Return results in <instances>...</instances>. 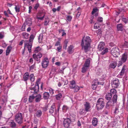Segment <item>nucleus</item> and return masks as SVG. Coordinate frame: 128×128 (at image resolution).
Instances as JSON below:
<instances>
[{
  "label": "nucleus",
  "instance_id": "338daca9",
  "mask_svg": "<svg viewBox=\"0 0 128 128\" xmlns=\"http://www.w3.org/2000/svg\"><path fill=\"white\" fill-rule=\"evenodd\" d=\"M48 108V106H46L43 108V110L44 111H46L47 110Z\"/></svg>",
  "mask_w": 128,
  "mask_h": 128
},
{
  "label": "nucleus",
  "instance_id": "20e7f679",
  "mask_svg": "<svg viewBox=\"0 0 128 128\" xmlns=\"http://www.w3.org/2000/svg\"><path fill=\"white\" fill-rule=\"evenodd\" d=\"M15 120L18 124H21L22 122L23 118L21 113L16 114L15 116Z\"/></svg>",
  "mask_w": 128,
  "mask_h": 128
},
{
  "label": "nucleus",
  "instance_id": "ea45409f",
  "mask_svg": "<svg viewBox=\"0 0 128 128\" xmlns=\"http://www.w3.org/2000/svg\"><path fill=\"white\" fill-rule=\"evenodd\" d=\"M70 88H71V86H76L75 85V82L74 81L72 80L70 82Z\"/></svg>",
  "mask_w": 128,
  "mask_h": 128
},
{
  "label": "nucleus",
  "instance_id": "393cba45",
  "mask_svg": "<svg viewBox=\"0 0 128 128\" xmlns=\"http://www.w3.org/2000/svg\"><path fill=\"white\" fill-rule=\"evenodd\" d=\"M116 66V63L115 62H112L110 64L109 66L110 68L113 69L115 68Z\"/></svg>",
  "mask_w": 128,
  "mask_h": 128
},
{
  "label": "nucleus",
  "instance_id": "603ef678",
  "mask_svg": "<svg viewBox=\"0 0 128 128\" xmlns=\"http://www.w3.org/2000/svg\"><path fill=\"white\" fill-rule=\"evenodd\" d=\"M29 110L30 112H32L34 108V106L32 105H29Z\"/></svg>",
  "mask_w": 128,
  "mask_h": 128
},
{
  "label": "nucleus",
  "instance_id": "c85d7f7f",
  "mask_svg": "<svg viewBox=\"0 0 128 128\" xmlns=\"http://www.w3.org/2000/svg\"><path fill=\"white\" fill-rule=\"evenodd\" d=\"M112 97V95L110 93H108L105 96L107 100H110Z\"/></svg>",
  "mask_w": 128,
  "mask_h": 128
},
{
  "label": "nucleus",
  "instance_id": "c03bdc74",
  "mask_svg": "<svg viewBox=\"0 0 128 128\" xmlns=\"http://www.w3.org/2000/svg\"><path fill=\"white\" fill-rule=\"evenodd\" d=\"M49 22V19L48 18H45L44 21V25L45 26L47 25Z\"/></svg>",
  "mask_w": 128,
  "mask_h": 128
},
{
  "label": "nucleus",
  "instance_id": "1a4fd4ad",
  "mask_svg": "<svg viewBox=\"0 0 128 128\" xmlns=\"http://www.w3.org/2000/svg\"><path fill=\"white\" fill-rule=\"evenodd\" d=\"M34 58L37 61L40 62V59L42 57V54L40 53H38L37 54H34L33 55Z\"/></svg>",
  "mask_w": 128,
  "mask_h": 128
},
{
  "label": "nucleus",
  "instance_id": "a18cd8bd",
  "mask_svg": "<svg viewBox=\"0 0 128 128\" xmlns=\"http://www.w3.org/2000/svg\"><path fill=\"white\" fill-rule=\"evenodd\" d=\"M72 18V17L70 15H67L66 16V19L67 21H70Z\"/></svg>",
  "mask_w": 128,
  "mask_h": 128
},
{
  "label": "nucleus",
  "instance_id": "69168bd1",
  "mask_svg": "<svg viewBox=\"0 0 128 128\" xmlns=\"http://www.w3.org/2000/svg\"><path fill=\"white\" fill-rule=\"evenodd\" d=\"M25 26H25V24H24L22 28V31H24L25 30Z\"/></svg>",
  "mask_w": 128,
  "mask_h": 128
},
{
  "label": "nucleus",
  "instance_id": "de8ad7c7",
  "mask_svg": "<svg viewBox=\"0 0 128 128\" xmlns=\"http://www.w3.org/2000/svg\"><path fill=\"white\" fill-rule=\"evenodd\" d=\"M30 80L32 81H34V77L33 74H32L30 76Z\"/></svg>",
  "mask_w": 128,
  "mask_h": 128
},
{
  "label": "nucleus",
  "instance_id": "f257e3e1",
  "mask_svg": "<svg viewBox=\"0 0 128 128\" xmlns=\"http://www.w3.org/2000/svg\"><path fill=\"white\" fill-rule=\"evenodd\" d=\"M90 38L88 36L86 38H83L81 42V45L82 48L84 49L86 52L90 47V43L91 42Z\"/></svg>",
  "mask_w": 128,
  "mask_h": 128
},
{
  "label": "nucleus",
  "instance_id": "f03ea898",
  "mask_svg": "<svg viewBox=\"0 0 128 128\" xmlns=\"http://www.w3.org/2000/svg\"><path fill=\"white\" fill-rule=\"evenodd\" d=\"M34 38V36L32 34L30 37V39L29 41L27 40L25 42L24 45L26 47H27L29 52H30L31 51L32 48V41Z\"/></svg>",
  "mask_w": 128,
  "mask_h": 128
},
{
  "label": "nucleus",
  "instance_id": "052dcab7",
  "mask_svg": "<svg viewBox=\"0 0 128 128\" xmlns=\"http://www.w3.org/2000/svg\"><path fill=\"white\" fill-rule=\"evenodd\" d=\"M122 21L124 22V23H127L128 21V19L124 18H122Z\"/></svg>",
  "mask_w": 128,
  "mask_h": 128
},
{
  "label": "nucleus",
  "instance_id": "c756f323",
  "mask_svg": "<svg viewBox=\"0 0 128 128\" xmlns=\"http://www.w3.org/2000/svg\"><path fill=\"white\" fill-rule=\"evenodd\" d=\"M12 48V47L11 46H9L8 47L7 49L6 50V55L7 56L9 54Z\"/></svg>",
  "mask_w": 128,
  "mask_h": 128
},
{
  "label": "nucleus",
  "instance_id": "5fc2aeb1",
  "mask_svg": "<svg viewBox=\"0 0 128 128\" xmlns=\"http://www.w3.org/2000/svg\"><path fill=\"white\" fill-rule=\"evenodd\" d=\"M97 85L96 84H92L91 86L92 88L94 90L96 89L97 87Z\"/></svg>",
  "mask_w": 128,
  "mask_h": 128
},
{
  "label": "nucleus",
  "instance_id": "9d476101",
  "mask_svg": "<svg viewBox=\"0 0 128 128\" xmlns=\"http://www.w3.org/2000/svg\"><path fill=\"white\" fill-rule=\"evenodd\" d=\"M126 67L125 66H123L120 72L118 75V76L119 77L122 78V76H124V72L126 70Z\"/></svg>",
  "mask_w": 128,
  "mask_h": 128
},
{
  "label": "nucleus",
  "instance_id": "8fccbe9b",
  "mask_svg": "<svg viewBox=\"0 0 128 128\" xmlns=\"http://www.w3.org/2000/svg\"><path fill=\"white\" fill-rule=\"evenodd\" d=\"M48 90L51 95H52L54 94V90L51 88H49Z\"/></svg>",
  "mask_w": 128,
  "mask_h": 128
},
{
  "label": "nucleus",
  "instance_id": "423d86ee",
  "mask_svg": "<svg viewBox=\"0 0 128 128\" xmlns=\"http://www.w3.org/2000/svg\"><path fill=\"white\" fill-rule=\"evenodd\" d=\"M111 84L112 87L117 88L119 84L118 79L117 78L114 79L112 81Z\"/></svg>",
  "mask_w": 128,
  "mask_h": 128
},
{
  "label": "nucleus",
  "instance_id": "bf43d9fd",
  "mask_svg": "<svg viewBox=\"0 0 128 128\" xmlns=\"http://www.w3.org/2000/svg\"><path fill=\"white\" fill-rule=\"evenodd\" d=\"M15 9L16 12H20V9L19 7L17 6H16Z\"/></svg>",
  "mask_w": 128,
  "mask_h": 128
},
{
  "label": "nucleus",
  "instance_id": "864d4df0",
  "mask_svg": "<svg viewBox=\"0 0 128 128\" xmlns=\"http://www.w3.org/2000/svg\"><path fill=\"white\" fill-rule=\"evenodd\" d=\"M123 48L126 47L128 48V42L126 41H125L124 44L123 46Z\"/></svg>",
  "mask_w": 128,
  "mask_h": 128
},
{
  "label": "nucleus",
  "instance_id": "a211bd4d",
  "mask_svg": "<svg viewBox=\"0 0 128 128\" xmlns=\"http://www.w3.org/2000/svg\"><path fill=\"white\" fill-rule=\"evenodd\" d=\"M114 103L112 100L109 101L107 102L106 104V108H108L110 106H112Z\"/></svg>",
  "mask_w": 128,
  "mask_h": 128
},
{
  "label": "nucleus",
  "instance_id": "2eb2a0df",
  "mask_svg": "<svg viewBox=\"0 0 128 128\" xmlns=\"http://www.w3.org/2000/svg\"><path fill=\"white\" fill-rule=\"evenodd\" d=\"M127 58V54L126 53H124L123 54L121 58V60L122 61L124 62L126 61Z\"/></svg>",
  "mask_w": 128,
  "mask_h": 128
},
{
  "label": "nucleus",
  "instance_id": "b1692460",
  "mask_svg": "<svg viewBox=\"0 0 128 128\" xmlns=\"http://www.w3.org/2000/svg\"><path fill=\"white\" fill-rule=\"evenodd\" d=\"M55 110L54 105V104H53L51 107V108L49 110V112L50 114H52L54 112Z\"/></svg>",
  "mask_w": 128,
  "mask_h": 128
},
{
  "label": "nucleus",
  "instance_id": "58836bf2",
  "mask_svg": "<svg viewBox=\"0 0 128 128\" xmlns=\"http://www.w3.org/2000/svg\"><path fill=\"white\" fill-rule=\"evenodd\" d=\"M117 95L116 94H115L113 96L112 98V101H113L114 102H116L117 100Z\"/></svg>",
  "mask_w": 128,
  "mask_h": 128
},
{
  "label": "nucleus",
  "instance_id": "7c9ffc66",
  "mask_svg": "<svg viewBox=\"0 0 128 128\" xmlns=\"http://www.w3.org/2000/svg\"><path fill=\"white\" fill-rule=\"evenodd\" d=\"M41 99V95L40 94L37 95L36 96V101L37 102H39Z\"/></svg>",
  "mask_w": 128,
  "mask_h": 128
},
{
  "label": "nucleus",
  "instance_id": "13d9d810",
  "mask_svg": "<svg viewBox=\"0 0 128 128\" xmlns=\"http://www.w3.org/2000/svg\"><path fill=\"white\" fill-rule=\"evenodd\" d=\"M45 16V15H44L42 17H40L38 16V15L37 16V18L38 19L40 20H42Z\"/></svg>",
  "mask_w": 128,
  "mask_h": 128
},
{
  "label": "nucleus",
  "instance_id": "49530a36",
  "mask_svg": "<svg viewBox=\"0 0 128 128\" xmlns=\"http://www.w3.org/2000/svg\"><path fill=\"white\" fill-rule=\"evenodd\" d=\"M94 28L95 29H97L99 28V26L98 22H96L95 24L94 25Z\"/></svg>",
  "mask_w": 128,
  "mask_h": 128
},
{
  "label": "nucleus",
  "instance_id": "72a5a7b5",
  "mask_svg": "<svg viewBox=\"0 0 128 128\" xmlns=\"http://www.w3.org/2000/svg\"><path fill=\"white\" fill-rule=\"evenodd\" d=\"M89 67L88 66H85L84 65L82 68V73H84L88 69V68Z\"/></svg>",
  "mask_w": 128,
  "mask_h": 128
},
{
  "label": "nucleus",
  "instance_id": "6e6552de",
  "mask_svg": "<svg viewBox=\"0 0 128 128\" xmlns=\"http://www.w3.org/2000/svg\"><path fill=\"white\" fill-rule=\"evenodd\" d=\"M71 122V120L70 119L67 118L64 120V126L66 128H68L70 125Z\"/></svg>",
  "mask_w": 128,
  "mask_h": 128
},
{
  "label": "nucleus",
  "instance_id": "dca6fc26",
  "mask_svg": "<svg viewBox=\"0 0 128 128\" xmlns=\"http://www.w3.org/2000/svg\"><path fill=\"white\" fill-rule=\"evenodd\" d=\"M105 45L104 43L103 42H100L98 46V48L99 51L102 50V49L104 48V46Z\"/></svg>",
  "mask_w": 128,
  "mask_h": 128
},
{
  "label": "nucleus",
  "instance_id": "e433bc0d",
  "mask_svg": "<svg viewBox=\"0 0 128 128\" xmlns=\"http://www.w3.org/2000/svg\"><path fill=\"white\" fill-rule=\"evenodd\" d=\"M35 98V96H33L32 95L29 96L28 98V101L30 102H32L34 100Z\"/></svg>",
  "mask_w": 128,
  "mask_h": 128
},
{
  "label": "nucleus",
  "instance_id": "79ce46f5",
  "mask_svg": "<svg viewBox=\"0 0 128 128\" xmlns=\"http://www.w3.org/2000/svg\"><path fill=\"white\" fill-rule=\"evenodd\" d=\"M22 36L23 37L26 39L28 38V34L26 33H23L22 34Z\"/></svg>",
  "mask_w": 128,
  "mask_h": 128
},
{
  "label": "nucleus",
  "instance_id": "3c124183",
  "mask_svg": "<svg viewBox=\"0 0 128 128\" xmlns=\"http://www.w3.org/2000/svg\"><path fill=\"white\" fill-rule=\"evenodd\" d=\"M41 50L40 48L38 46L34 50V52L35 53H37L40 51Z\"/></svg>",
  "mask_w": 128,
  "mask_h": 128
},
{
  "label": "nucleus",
  "instance_id": "f3484780",
  "mask_svg": "<svg viewBox=\"0 0 128 128\" xmlns=\"http://www.w3.org/2000/svg\"><path fill=\"white\" fill-rule=\"evenodd\" d=\"M32 24L31 19L30 18H28L26 19V22L24 24L28 26H30Z\"/></svg>",
  "mask_w": 128,
  "mask_h": 128
},
{
  "label": "nucleus",
  "instance_id": "774afa93",
  "mask_svg": "<svg viewBox=\"0 0 128 128\" xmlns=\"http://www.w3.org/2000/svg\"><path fill=\"white\" fill-rule=\"evenodd\" d=\"M7 46V44L5 42H3L2 44V46L3 48H5Z\"/></svg>",
  "mask_w": 128,
  "mask_h": 128
},
{
  "label": "nucleus",
  "instance_id": "c9c22d12",
  "mask_svg": "<svg viewBox=\"0 0 128 128\" xmlns=\"http://www.w3.org/2000/svg\"><path fill=\"white\" fill-rule=\"evenodd\" d=\"M43 37V35L42 34H40L38 38V42L39 43H40L42 42Z\"/></svg>",
  "mask_w": 128,
  "mask_h": 128
},
{
  "label": "nucleus",
  "instance_id": "2f4dec72",
  "mask_svg": "<svg viewBox=\"0 0 128 128\" xmlns=\"http://www.w3.org/2000/svg\"><path fill=\"white\" fill-rule=\"evenodd\" d=\"M58 40L56 42L55 45V46H59L61 45L60 44V43L62 38H58Z\"/></svg>",
  "mask_w": 128,
  "mask_h": 128
},
{
  "label": "nucleus",
  "instance_id": "a878e982",
  "mask_svg": "<svg viewBox=\"0 0 128 128\" xmlns=\"http://www.w3.org/2000/svg\"><path fill=\"white\" fill-rule=\"evenodd\" d=\"M100 51L102 52L101 54L102 55H103L108 52V48H104L102 49V50H100Z\"/></svg>",
  "mask_w": 128,
  "mask_h": 128
},
{
  "label": "nucleus",
  "instance_id": "4be33fe9",
  "mask_svg": "<svg viewBox=\"0 0 128 128\" xmlns=\"http://www.w3.org/2000/svg\"><path fill=\"white\" fill-rule=\"evenodd\" d=\"M71 88L74 89V92H77L80 90V88L77 85L74 86H71Z\"/></svg>",
  "mask_w": 128,
  "mask_h": 128
},
{
  "label": "nucleus",
  "instance_id": "ddd939ff",
  "mask_svg": "<svg viewBox=\"0 0 128 128\" xmlns=\"http://www.w3.org/2000/svg\"><path fill=\"white\" fill-rule=\"evenodd\" d=\"M39 88V86L38 85H35L33 87H31L30 89L31 90H34V92H36L38 90Z\"/></svg>",
  "mask_w": 128,
  "mask_h": 128
},
{
  "label": "nucleus",
  "instance_id": "a19ab883",
  "mask_svg": "<svg viewBox=\"0 0 128 128\" xmlns=\"http://www.w3.org/2000/svg\"><path fill=\"white\" fill-rule=\"evenodd\" d=\"M120 104H118L117 105L115 108V111H114V113H116L118 112V109L120 108Z\"/></svg>",
  "mask_w": 128,
  "mask_h": 128
},
{
  "label": "nucleus",
  "instance_id": "5701e85b",
  "mask_svg": "<svg viewBox=\"0 0 128 128\" xmlns=\"http://www.w3.org/2000/svg\"><path fill=\"white\" fill-rule=\"evenodd\" d=\"M50 96V94L48 92H45L44 93L43 97L44 99H48L49 98Z\"/></svg>",
  "mask_w": 128,
  "mask_h": 128
},
{
  "label": "nucleus",
  "instance_id": "4d7b16f0",
  "mask_svg": "<svg viewBox=\"0 0 128 128\" xmlns=\"http://www.w3.org/2000/svg\"><path fill=\"white\" fill-rule=\"evenodd\" d=\"M103 18L101 17H99L98 18L97 20L100 22H102Z\"/></svg>",
  "mask_w": 128,
  "mask_h": 128
},
{
  "label": "nucleus",
  "instance_id": "0eeeda50",
  "mask_svg": "<svg viewBox=\"0 0 128 128\" xmlns=\"http://www.w3.org/2000/svg\"><path fill=\"white\" fill-rule=\"evenodd\" d=\"M48 60L47 58H44L42 62V65L44 68H46L48 66Z\"/></svg>",
  "mask_w": 128,
  "mask_h": 128
},
{
  "label": "nucleus",
  "instance_id": "6e6d98bb",
  "mask_svg": "<svg viewBox=\"0 0 128 128\" xmlns=\"http://www.w3.org/2000/svg\"><path fill=\"white\" fill-rule=\"evenodd\" d=\"M62 49V46L60 45L57 48V50L58 52H60L61 51Z\"/></svg>",
  "mask_w": 128,
  "mask_h": 128
},
{
  "label": "nucleus",
  "instance_id": "4468645a",
  "mask_svg": "<svg viewBox=\"0 0 128 128\" xmlns=\"http://www.w3.org/2000/svg\"><path fill=\"white\" fill-rule=\"evenodd\" d=\"M74 46L72 45H70L69 46L67 50L68 53L72 54L74 50Z\"/></svg>",
  "mask_w": 128,
  "mask_h": 128
},
{
  "label": "nucleus",
  "instance_id": "9b49d317",
  "mask_svg": "<svg viewBox=\"0 0 128 128\" xmlns=\"http://www.w3.org/2000/svg\"><path fill=\"white\" fill-rule=\"evenodd\" d=\"M85 110L86 112H89L90 110V106L89 103L86 102L84 105Z\"/></svg>",
  "mask_w": 128,
  "mask_h": 128
},
{
  "label": "nucleus",
  "instance_id": "e2e57ef3",
  "mask_svg": "<svg viewBox=\"0 0 128 128\" xmlns=\"http://www.w3.org/2000/svg\"><path fill=\"white\" fill-rule=\"evenodd\" d=\"M39 4L38 3H37L35 4V5L34 7V8L36 10L39 7Z\"/></svg>",
  "mask_w": 128,
  "mask_h": 128
},
{
  "label": "nucleus",
  "instance_id": "37998d69",
  "mask_svg": "<svg viewBox=\"0 0 128 128\" xmlns=\"http://www.w3.org/2000/svg\"><path fill=\"white\" fill-rule=\"evenodd\" d=\"M56 99L57 100H60L62 97V94H59L56 96Z\"/></svg>",
  "mask_w": 128,
  "mask_h": 128
},
{
  "label": "nucleus",
  "instance_id": "680f3d73",
  "mask_svg": "<svg viewBox=\"0 0 128 128\" xmlns=\"http://www.w3.org/2000/svg\"><path fill=\"white\" fill-rule=\"evenodd\" d=\"M68 109V107L66 106H64L62 107V110L64 111H65Z\"/></svg>",
  "mask_w": 128,
  "mask_h": 128
},
{
  "label": "nucleus",
  "instance_id": "bb28decb",
  "mask_svg": "<svg viewBox=\"0 0 128 128\" xmlns=\"http://www.w3.org/2000/svg\"><path fill=\"white\" fill-rule=\"evenodd\" d=\"M98 123V120L96 118H94L92 120V124L94 126L97 125Z\"/></svg>",
  "mask_w": 128,
  "mask_h": 128
},
{
  "label": "nucleus",
  "instance_id": "412c9836",
  "mask_svg": "<svg viewBox=\"0 0 128 128\" xmlns=\"http://www.w3.org/2000/svg\"><path fill=\"white\" fill-rule=\"evenodd\" d=\"M92 84H95L97 85V84H98L103 85L104 84V83L103 82H100L98 81V80L97 79H96L93 80L92 82Z\"/></svg>",
  "mask_w": 128,
  "mask_h": 128
},
{
  "label": "nucleus",
  "instance_id": "6ab92c4d",
  "mask_svg": "<svg viewBox=\"0 0 128 128\" xmlns=\"http://www.w3.org/2000/svg\"><path fill=\"white\" fill-rule=\"evenodd\" d=\"M91 60V59L90 58H89L88 59H87L85 62L84 65L89 67Z\"/></svg>",
  "mask_w": 128,
  "mask_h": 128
},
{
  "label": "nucleus",
  "instance_id": "aec40b11",
  "mask_svg": "<svg viewBox=\"0 0 128 128\" xmlns=\"http://www.w3.org/2000/svg\"><path fill=\"white\" fill-rule=\"evenodd\" d=\"M98 10L97 8H94L92 12V14H95V16H96L98 15Z\"/></svg>",
  "mask_w": 128,
  "mask_h": 128
},
{
  "label": "nucleus",
  "instance_id": "473e14b6",
  "mask_svg": "<svg viewBox=\"0 0 128 128\" xmlns=\"http://www.w3.org/2000/svg\"><path fill=\"white\" fill-rule=\"evenodd\" d=\"M35 114L37 117H40L42 115V112L41 110H38L35 113Z\"/></svg>",
  "mask_w": 128,
  "mask_h": 128
},
{
  "label": "nucleus",
  "instance_id": "7ed1b4c3",
  "mask_svg": "<svg viewBox=\"0 0 128 128\" xmlns=\"http://www.w3.org/2000/svg\"><path fill=\"white\" fill-rule=\"evenodd\" d=\"M104 106V100L102 98H99L96 104V108L98 110L102 109Z\"/></svg>",
  "mask_w": 128,
  "mask_h": 128
},
{
  "label": "nucleus",
  "instance_id": "39448f33",
  "mask_svg": "<svg viewBox=\"0 0 128 128\" xmlns=\"http://www.w3.org/2000/svg\"><path fill=\"white\" fill-rule=\"evenodd\" d=\"M119 50L118 48L115 47L112 48L111 52L112 54L115 57H117L119 55Z\"/></svg>",
  "mask_w": 128,
  "mask_h": 128
},
{
  "label": "nucleus",
  "instance_id": "0e129e2a",
  "mask_svg": "<svg viewBox=\"0 0 128 128\" xmlns=\"http://www.w3.org/2000/svg\"><path fill=\"white\" fill-rule=\"evenodd\" d=\"M28 100V99L27 98H23L22 99V100H23V101L24 102H26Z\"/></svg>",
  "mask_w": 128,
  "mask_h": 128
},
{
  "label": "nucleus",
  "instance_id": "f704fd0d",
  "mask_svg": "<svg viewBox=\"0 0 128 128\" xmlns=\"http://www.w3.org/2000/svg\"><path fill=\"white\" fill-rule=\"evenodd\" d=\"M29 78V74L28 72L25 74L24 76V78L25 80H27Z\"/></svg>",
  "mask_w": 128,
  "mask_h": 128
},
{
  "label": "nucleus",
  "instance_id": "4c0bfd02",
  "mask_svg": "<svg viewBox=\"0 0 128 128\" xmlns=\"http://www.w3.org/2000/svg\"><path fill=\"white\" fill-rule=\"evenodd\" d=\"M110 94L111 95H114L116 94V90L114 89H112L110 90Z\"/></svg>",
  "mask_w": 128,
  "mask_h": 128
},
{
  "label": "nucleus",
  "instance_id": "cd10ccee",
  "mask_svg": "<svg viewBox=\"0 0 128 128\" xmlns=\"http://www.w3.org/2000/svg\"><path fill=\"white\" fill-rule=\"evenodd\" d=\"M117 28L118 30L122 31L123 30V26L121 24H118L117 25Z\"/></svg>",
  "mask_w": 128,
  "mask_h": 128
},
{
  "label": "nucleus",
  "instance_id": "f8f14e48",
  "mask_svg": "<svg viewBox=\"0 0 128 128\" xmlns=\"http://www.w3.org/2000/svg\"><path fill=\"white\" fill-rule=\"evenodd\" d=\"M8 124L12 128H16V124L13 120H12L9 122Z\"/></svg>",
  "mask_w": 128,
  "mask_h": 128
},
{
  "label": "nucleus",
  "instance_id": "09e8293b",
  "mask_svg": "<svg viewBox=\"0 0 128 128\" xmlns=\"http://www.w3.org/2000/svg\"><path fill=\"white\" fill-rule=\"evenodd\" d=\"M84 119L83 118H80V120H79L78 122V123H77V124H78V126H81V124H80V121H81V122L83 123V124H84V122H82V120H83Z\"/></svg>",
  "mask_w": 128,
  "mask_h": 128
}]
</instances>
